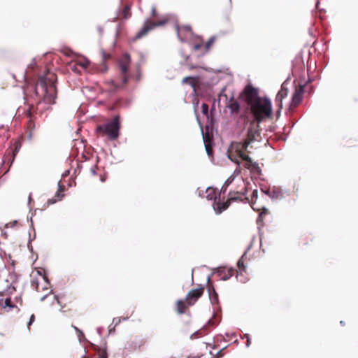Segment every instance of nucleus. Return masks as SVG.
<instances>
[{
	"instance_id": "nucleus-1",
	"label": "nucleus",
	"mask_w": 358,
	"mask_h": 358,
	"mask_svg": "<svg viewBox=\"0 0 358 358\" xmlns=\"http://www.w3.org/2000/svg\"><path fill=\"white\" fill-rule=\"evenodd\" d=\"M239 98L244 101L248 109L254 119L250 121L248 129L247 137L243 142H233L228 150L229 158L240 164L239 159L245 161L244 167L252 173L259 175L261 169L257 162H254L245 152L250 143L258 141L260 136L259 123L266 118H269L272 114V105L267 97H260L257 89L252 85H247L240 94Z\"/></svg>"
},
{
	"instance_id": "nucleus-2",
	"label": "nucleus",
	"mask_w": 358,
	"mask_h": 358,
	"mask_svg": "<svg viewBox=\"0 0 358 358\" xmlns=\"http://www.w3.org/2000/svg\"><path fill=\"white\" fill-rule=\"evenodd\" d=\"M57 80L56 75L45 69L44 75L40 76L34 87V92L39 99L49 104H53L57 97V90L55 83Z\"/></svg>"
},
{
	"instance_id": "nucleus-3",
	"label": "nucleus",
	"mask_w": 358,
	"mask_h": 358,
	"mask_svg": "<svg viewBox=\"0 0 358 358\" xmlns=\"http://www.w3.org/2000/svg\"><path fill=\"white\" fill-rule=\"evenodd\" d=\"M240 186H242L239 190L230 191L229 198L226 201H222L220 199H217L216 192L214 188L208 187L206 189V197L208 200H214L213 208L217 213H221L229 208L231 202L242 201L243 196L246 193V185L243 180H240Z\"/></svg>"
},
{
	"instance_id": "nucleus-4",
	"label": "nucleus",
	"mask_w": 358,
	"mask_h": 358,
	"mask_svg": "<svg viewBox=\"0 0 358 358\" xmlns=\"http://www.w3.org/2000/svg\"><path fill=\"white\" fill-rule=\"evenodd\" d=\"M120 123L119 117H115L111 121L103 123L96 127L98 136L106 137L109 141H115L120 135Z\"/></svg>"
},
{
	"instance_id": "nucleus-5",
	"label": "nucleus",
	"mask_w": 358,
	"mask_h": 358,
	"mask_svg": "<svg viewBox=\"0 0 358 358\" xmlns=\"http://www.w3.org/2000/svg\"><path fill=\"white\" fill-rule=\"evenodd\" d=\"M131 63L130 55L127 53L124 54L118 61V66L120 70V76L122 78V85H117L113 80H110L106 83L109 85L108 90L110 92H116L121 87L127 85L129 78H130L128 73V70Z\"/></svg>"
},
{
	"instance_id": "nucleus-6",
	"label": "nucleus",
	"mask_w": 358,
	"mask_h": 358,
	"mask_svg": "<svg viewBox=\"0 0 358 358\" xmlns=\"http://www.w3.org/2000/svg\"><path fill=\"white\" fill-rule=\"evenodd\" d=\"M168 20L166 18L157 20L152 21L150 20H146L142 27V28L139 30V31L136 34L135 38L140 39L141 38L145 36L150 31L152 30L157 27H160L164 25L167 22Z\"/></svg>"
},
{
	"instance_id": "nucleus-7",
	"label": "nucleus",
	"mask_w": 358,
	"mask_h": 358,
	"mask_svg": "<svg viewBox=\"0 0 358 358\" xmlns=\"http://www.w3.org/2000/svg\"><path fill=\"white\" fill-rule=\"evenodd\" d=\"M22 146V141L20 139L15 140L11 146L6 150L4 157V163L10 164V166L13 162L15 156L18 153Z\"/></svg>"
},
{
	"instance_id": "nucleus-8",
	"label": "nucleus",
	"mask_w": 358,
	"mask_h": 358,
	"mask_svg": "<svg viewBox=\"0 0 358 358\" xmlns=\"http://www.w3.org/2000/svg\"><path fill=\"white\" fill-rule=\"evenodd\" d=\"M204 292V287L202 285H199V287L196 289H191L186 295L185 300L186 302L190 306H192L196 303V302L199 300V298L202 296Z\"/></svg>"
},
{
	"instance_id": "nucleus-9",
	"label": "nucleus",
	"mask_w": 358,
	"mask_h": 358,
	"mask_svg": "<svg viewBox=\"0 0 358 358\" xmlns=\"http://www.w3.org/2000/svg\"><path fill=\"white\" fill-rule=\"evenodd\" d=\"M304 89L303 85H300L296 88L289 106V109L293 110L297 107L301 103L303 94Z\"/></svg>"
},
{
	"instance_id": "nucleus-10",
	"label": "nucleus",
	"mask_w": 358,
	"mask_h": 358,
	"mask_svg": "<svg viewBox=\"0 0 358 358\" xmlns=\"http://www.w3.org/2000/svg\"><path fill=\"white\" fill-rule=\"evenodd\" d=\"M287 94L288 89L282 84L275 99V104L278 107V112L282 108V100L287 96Z\"/></svg>"
},
{
	"instance_id": "nucleus-11",
	"label": "nucleus",
	"mask_w": 358,
	"mask_h": 358,
	"mask_svg": "<svg viewBox=\"0 0 358 358\" xmlns=\"http://www.w3.org/2000/svg\"><path fill=\"white\" fill-rule=\"evenodd\" d=\"M190 306L186 302L185 299H178L176 301L175 308L176 311L178 315H182L189 311V307Z\"/></svg>"
},
{
	"instance_id": "nucleus-12",
	"label": "nucleus",
	"mask_w": 358,
	"mask_h": 358,
	"mask_svg": "<svg viewBox=\"0 0 358 358\" xmlns=\"http://www.w3.org/2000/svg\"><path fill=\"white\" fill-rule=\"evenodd\" d=\"M58 186H59L58 190H57V193L55 194V195L54 196V197H52V199H50L47 201L48 206L55 203L58 201L62 200L63 199V197L64 196V194L63 193L65 189L64 185H61L60 182H59Z\"/></svg>"
},
{
	"instance_id": "nucleus-13",
	"label": "nucleus",
	"mask_w": 358,
	"mask_h": 358,
	"mask_svg": "<svg viewBox=\"0 0 358 358\" xmlns=\"http://www.w3.org/2000/svg\"><path fill=\"white\" fill-rule=\"evenodd\" d=\"M236 271L232 268L226 269L225 268H219L216 273L220 280H227L235 274Z\"/></svg>"
},
{
	"instance_id": "nucleus-14",
	"label": "nucleus",
	"mask_w": 358,
	"mask_h": 358,
	"mask_svg": "<svg viewBox=\"0 0 358 358\" xmlns=\"http://www.w3.org/2000/svg\"><path fill=\"white\" fill-rule=\"evenodd\" d=\"M182 83L191 85V87L196 92V90L199 87V78L191 76L185 77L182 80Z\"/></svg>"
},
{
	"instance_id": "nucleus-15",
	"label": "nucleus",
	"mask_w": 358,
	"mask_h": 358,
	"mask_svg": "<svg viewBox=\"0 0 358 358\" xmlns=\"http://www.w3.org/2000/svg\"><path fill=\"white\" fill-rule=\"evenodd\" d=\"M207 288H208V294H209V297H210V299L211 301V303L213 304L217 303H218V294L216 292V291H215L214 287L213 286V285L210 283V278H208Z\"/></svg>"
},
{
	"instance_id": "nucleus-16",
	"label": "nucleus",
	"mask_w": 358,
	"mask_h": 358,
	"mask_svg": "<svg viewBox=\"0 0 358 358\" xmlns=\"http://www.w3.org/2000/svg\"><path fill=\"white\" fill-rule=\"evenodd\" d=\"M227 106L230 109L231 113H239L240 104L236 100L233 99H230Z\"/></svg>"
},
{
	"instance_id": "nucleus-17",
	"label": "nucleus",
	"mask_w": 358,
	"mask_h": 358,
	"mask_svg": "<svg viewBox=\"0 0 358 358\" xmlns=\"http://www.w3.org/2000/svg\"><path fill=\"white\" fill-rule=\"evenodd\" d=\"M177 32H178V36L179 38L180 39V41H185V38L182 37V34L184 33L190 34L192 33V29L189 26H182V27H178Z\"/></svg>"
},
{
	"instance_id": "nucleus-18",
	"label": "nucleus",
	"mask_w": 358,
	"mask_h": 358,
	"mask_svg": "<svg viewBox=\"0 0 358 358\" xmlns=\"http://www.w3.org/2000/svg\"><path fill=\"white\" fill-rule=\"evenodd\" d=\"M131 16V5L127 4L124 6L122 10V17L127 20L129 19Z\"/></svg>"
},
{
	"instance_id": "nucleus-19",
	"label": "nucleus",
	"mask_w": 358,
	"mask_h": 358,
	"mask_svg": "<svg viewBox=\"0 0 358 358\" xmlns=\"http://www.w3.org/2000/svg\"><path fill=\"white\" fill-rule=\"evenodd\" d=\"M207 334V329L206 328H202L201 329H199L198 331L193 333L190 338L191 339H195L199 337L203 336Z\"/></svg>"
},
{
	"instance_id": "nucleus-20",
	"label": "nucleus",
	"mask_w": 358,
	"mask_h": 358,
	"mask_svg": "<svg viewBox=\"0 0 358 358\" xmlns=\"http://www.w3.org/2000/svg\"><path fill=\"white\" fill-rule=\"evenodd\" d=\"M203 139L204 144H212L213 137L211 134H210L208 131H206L205 134H203Z\"/></svg>"
},
{
	"instance_id": "nucleus-21",
	"label": "nucleus",
	"mask_w": 358,
	"mask_h": 358,
	"mask_svg": "<svg viewBox=\"0 0 358 358\" xmlns=\"http://www.w3.org/2000/svg\"><path fill=\"white\" fill-rule=\"evenodd\" d=\"M203 47H204V44L200 38H198V41L195 42L192 45V49L194 51H198L201 50Z\"/></svg>"
},
{
	"instance_id": "nucleus-22",
	"label": "nucleus",
	"mask_w": 358,
	"mask_h": 358,
	"mask_svg": "<svg viewBox=\"0 0 358 358\" xmlns=\"http://www.w3.org/2000/svg\"><path fill=\"white\" fill-rule=\"evenodd\" d=\"M76 64L81 66L83 69H86L90 65V61L85 58L82 59L76 62Z\"/></svg>"
},
{
	"instance_id": "nucleus-23",
	"label": "nucleus",
	"mask_w": 358,
	"mask_h": 358,
	"mask_svg": "<svg viewBox=\"0 0 358 358\" xmlns=\"http://www.w3.org/2000/svg\"><path fill=\"white\" fill-rule=\"evenodd\" d=\"M1 306L3 307V308H6V307H8V308H13L15 307V305L13 304L12 303V301L10 299V298H6L3 302L2 301H0Z\"/></svg>"
},
{
	"instance_id": "nucleus-24",
	"label": "nucleus",
	"mask_w": 358,
	"mask_h": 358,
	"mask_svg": "<svg viewBox=\"0 0 358 358\" xmlns=\"http://www.w3.org/2000/svg\"><path fill=\"white\" fill-rule=\"evenodd\" d=\"M215 41V37H211L204 45L205 51L208 52Z\"/></svg>"
},
{
	"instance_id": "nucleus-25",
	"label": "nucleus",
	"mask_w": 358,
	"mask_h": 358,
	"mask_svg": "<svg viewBox=\"0 0 358 358\" xmlns=\"http://www.w3.org/2000/svg\"><path fill=\"white\" fill-rule=\"evenodd\" d=\"M72 327L76 330L79 341H81L84 340L85 335H84L83 332L74 325H72Z\"/></svg>"
},
{
	"instance_id": "nucleus-26",
	"label": "nucleus",
	"mask_w": 358,
	"mask_h": 358,
	"mask_svg": "<svg viewBox=\"0 0 358 358\" xmlns=\"http://www.w3.org/2000/svg\"><path fill=\"white\" fill-rule=\"evenodd\" d=\"M234 178L231 176L229 177L224 182V184L223 185L222 187V191L224 193L227 190V187L232 182V181L234 180Z\"/></svg>"
},
{
	"instance_id": "nucleus-27",
	"label": "nucleus",
	"mask_w": 358,
	"mask_h": 358,
	"mask_svg": "<svg viewBox=\"0 0 358 358\" xmlns=\"http://www.w3.org/2000/svg\"><path fill=\"white\" fill-rule=\"evenodd\" d=\"M98 358H108L106 350L103 348H99L97 351Z\"/></svg>"
},
{
	"instance_id": "nucleus-28",
	"label": "nucleus",
	"mask_w": 358,
	"mask_h": 358,
	"mask_svg": "<svg viewBox=\"0 0 358 358\" xmlns=\"http://www.w3.org/2000/svg\"><path fill=\"white\" fill-rule=\"evenodd\" d=\"M243 257H244V255H243L241 257V258L238 260V262L237 263V265H238V268L240 270L245 271V266H244Z\"/></svg>"
},
{
	"instance_id": "nucleus-29",
	"label": "nucleus",
	"mask_w": 358,
	"mask_h": 358,
	"mask_svg": "<svg viewBox=\"0 0 358 358\" xmlns=\"http://www.w3.org/2000/svg\"><path fill=\"white\" fill-rule=\"evenodd\" d=\"M201 110H202V113L206 115V116H208V105L206 103H203L201 106Z\"/></svg>"
},
{
	"instance_id": "nucleus-30",
	"label": "nucleus",
	"mask_w": 358,
	"mask_h": 358,
	"mask_svg": "<svg viewBox=\"0 0 358 358\" xmlns=\"http://www.w3.org/2000/svg\"><path fill=\"white\" fill-rule=\"evenodd\" d=\"M205 148H206V152L207 154L209 155V156H211L213 155V148H212V144H205Z\"/></svg>"
},
{
	"instance_id": "nucleus-31",
	"label": "nucleus",
	"mask_w": 358,
	"mask_h": 358,
	"mask_svg": "<svg viewBox=\"0 0 358 358\" xmlns=\"http://www.w3.org/2000/svg\"><path fill=\"white\" fill-rule=\"evenodd\" d=\"M257 194H258V192L257 189H255L252 193V196H251V203L253 204L254 203V201L255 200H257Z\"/></svg>"
},
{
	"instance_id": "nucleus-32",
	"label": "nucleus",
	"mask_w": 358,
	"mask_h": 358,
	"mask_svg": "<svg viewBox=\"0 0 358 358\" xmlns=\"http://www.w3.org/2000/svg\"><path fill=\"white\" fill-rule=\"evenodd\" d=\"M102 57L103 62H106L107 59L110 58V54L106 53L104 51H102Z\"/></svg>"
},
{
	"instance_id": "nucleus-33",
	"label": "nucleus",
	"mask_w": 358,
	"mask_h": 358,
	"mask_svg": "<svg viewBox=\"0 0 358 358\" xmlns=\"http://www.w3.org/2000/svg\"><path fill=\"white\" fill-rule=\"evenodd\" d=\"M35 320V315L32 314L29 318V321L28 322V328H29L30 325L34 322Z\"/></svg>"
},
{
	"instance_id": "nucleus-34",
	"label": "nucleus",
	"mask_w": 358,
	"mask_h": 358,
	"mask_svg": "<svg viewBox=\"0 0 358 358\" xmlns=\"http://www.w3.org/2000/svg\"><path fill=\"white\" fill-rule=\"evenodd\" d=\"M244 336L247 339V341H246V346L249 347L250 345V343H251L250 336L248 334H245Z\"/></svg>"
},
{
	"instance_id": "nucleus-35",
	"label": "nucleus",
	"mask_w": 358,
	"mask_h": 358,
	"mask_svg": "<svg viewBox=\"0 0 358 358\" xmlns=\"http://www.w3.org/2000/svg\"><path fill=\"white\" fill-rule=\"evenodd\" d=\"M96 169H97V166L96 165L94 166L93 167H92L90 169V171H91L92 175L95 176L96 174Z\"/></svg>"
},
{
	"instance_id": "nucleus-36",
	"label": "nucleus",
	"mask_w": 358,
	"mask_h": 358,
	"mask_svg": "<svg viewBox=\"0 0 358 358\" xmlns=\"http://www.w3.org/2000/svg\"><path fill=\"white\" fill-rule=\"evenodd\" d=\"M152 15L154 17H156V15H157V11H156V9H155V8H153L152 9Z\"/></svg>"
},
{
	"instance_id": "nucleus-37",
	"label": "nucleus",
	"mask_w": 358,
	"mask_h": 358,
	"mask_svg": "<svg viewBox=\"0 0 358 358\" xmlns=\"http://www.w3.org/2000/svg\"><path fill=\"white\" fill-rule=\"evenodd\" d=\"M55 298L57 299V303H58L59 304H60V306H61V308H62V309L64 308L65 306H62V305L61 304V302H60V301L59 300L58 297H57V296H55Z\"/></svg>"
},
{
	"instance_id": "nucleus-38",
	"label": "nucleus",
	"mask_w": 358,
	"mask_h": 358,
	"mask_svg": "<svg viewBox=\"0 0 358 358\" xmlns=\"http://www.w3.org/2000/svg\"><path fill=\"white\" fill-rule=\"evenodd\" d=\"M198 104H199V101H197V102H196V105L194 106V110H195V111L196 110V108H197Z\"/></svg>"
},
{
	"instance_id": "nucleus-39",
	"label": "nucleus",
	"mask_w": 358,
	"mask_h": 358,
	"mask_svg": "<svg viewBox=\"0 0 358 358\" xmlns=\"http://www.w3.org/2000/svg\"><path fill=\"white\" fill-rule=\"evenodd\" d=\"M36 289L37 291H38V283H36Z\"/></svg>"
},
{
	"instance_id": "nucleus-40",
	"label": "nucleus",
	"mask_w": 358,
	"mask_h": 358,
	"mask_svg": "<svg viewBox=\"0 0 358 358\" xmlns=\"http://www.w3.org/2000/svg\"><path fill=\"white\" fill-rule=\"evenodd\" d=\"M140 79V75L138 74V76L136 77V80H138Z\"/></svg>"
},
{
	"instance_id": "nucleus-41",
	"label": "nucleus",
	"mask_w": 358,
	"mask_h": 358,
	"mask_svg": "<svg viewBox=\"0 0 358 358\" xmlns=\"http://www.w3.org/2000/svg\"><path fill=\"white\" fill-rule=\"evenodd\" d=\"M340 323H341V324H342V325H344V324H345V323H344L343 321H341V322H340Z\"/></svg>"
},
{
	"instance_id": "nucleus-42",
	"label": "nucleus",
	"mask_w": 358,
	"mask_h": 358,
	"mask_svg": "<svg viewBox=\"0 0 358 358\" xmlns=\"http://www.w3.org/2000/svg\"><path fill=\"white\" fill-rule=\"evenodd\" d=\"M29 115H31V111H30V110H29Z\"/></svg>"
},
{
	"instance_id": "nucleus-43",
	"label": "nucleus",
	"mask_w": 358,
	"mask_h": 358,
	"mask_svg": "<svg viewBox=\"0 0 358 358\" xmlns=\"http://www.w3.org/2000/svg\"><path fill=\"white\" fill-rule=\"evenodd\" d=\"M82 358H86V357H82Z\"/></svg>"
}]
</instances>
